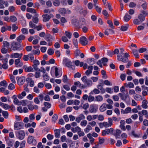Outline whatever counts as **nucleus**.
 Returning <instances> with one entry per match:
<instances>
[{"mask_svg": "<svg viewBox=\"0 0 148 148\" xmlns=\"http://www.w3.org/2000/svg\"><path fill=\"white\" fill-rule=\"evenodd\" d=\"M82 81L87 86L89 87L92 86V81L87 78L86 76H84L81 78Z\"/></svg>", "mask_w": 148, "mask_h": 148, "instance_id": "obj_1", "label": "nucleus"}, {"mask_svg": "<svg viewBox=\"0 0 148 148\" xmlns=\"http://www.w3.org/2000/svg\"><path fill=\"white\" fill-rule=\"evenodd\" d=\"M21 44L19 43L13 42L11 44V46L13 50H17L21 47Z\"/></svg>", "mask_w": 148, "mask_h": 148, "instance_id": "obj_2", "label": "nucleus"}, {"mask_svg": "<svg viewBox=\"0 0 148 148\" xmlns=\"http://www.w3.org/2000/svg\"><path fill=\"white\" fill-rule=\"evenodd\" d=\"M27 142L29 144H32L34 145H35L36 144V140L34 139V137L31 136H29L27 138Z\"/></svg>", "mask_w": 148, "mask_h": 148, "instance_id": "obj_3", "label": "nucleus"}, {"mask_svg": "<svg viewBox=\"0 0 148 148\" xmlns=\"http://www.w3.org/2000/svg\"><path fill=\"white\" fill-rule=\"evenodd\" d=\"M79 42L82 45L85 46L88 44V41L85 37L82 36L80 38Z\"/></svg>", "mask_w": 148, "mask_h": 148, "instance_id": "obj_4", "label": "nucleus"}, {"mask_svg": "<svg viewBox=\"0 0 148 148\" xmlns=\"http://www.w3.org/2000/svg\"><path fill=\"white\" fill-rule=\"evenodd\" d=\"M16 136L18 139L20 140H23L25 137V132L22 130L19 131L17 133Z\"/></svg>", "mask_w": 148, "mask_h": 148, "instance_id": "obj_5", "label": "nucleus"}, {"mask_svg": "<svg viewBox=\"0 0 148 148\" xmlns=\"http://www.w3.org/2000/svg\"><path fill=\"white\" fill-rule=\"evenodd\" d=\"M23 123L20 122H16L14 124V129L18 130L23 128Z\"/></svg>", "mask_w": 148, "mask_h": 148, "instance_id": "obj_6", "label": "nucleus"}, {"mask_svg": "<svg viewBox=\"0 0 148 148\" xmlns=\"http://www.w3.org/2000/svg\"><path fill=\"white\" fill-rule=\"evenodd\" d=\"M89 111L90 113H95L97 111V109L96 107V105L92 104L90 105Z\"/></svg>", "mask_w": 148, "mask_h": 148, "instance_id": "obj_7", "label": "nucleus"}, {"mask_svg": "<svg viewBox=\"0 0 148 148\" xmlns=\"http://www.w3.org/2000/svg\"><path fill=\"white\" fill-rule=\"evenodd\" d=\"M53 15L51 14L50 16L47 14H45L42 15L43 21L44 22H46L49 21L51 18L50 16H53Z\"/></svg>", "mask_w": 148, "mask_h": 148, "instance_id": "obj_8", "label": "nucleus"}, {"mask_svg": "<svg viewBox=\"0 0 148 148\" xmlns=\"http://www.w3.org/2000/svg\"><path fill=\"white\" fill-rule=\"evenodd\" d=\"M4 5L6 7H8V3L7 1H5L4 0H0V8L1 9H3L5 8Z\"/></svg>", "mask_w": 148, "mask_h": 148, "instance_id": "obj_9", "label": "nucleus"}, {"mask_svg": "<svg viewBox=\"0 0 148 148\" xmlns=\"http://www.w3.org/2000/svg\"><path fill=\"white\" fill-rule=\"evenodd\" d=\"M122 54H119L117 56V60L119 61H122L124 63H126L127 62L129 61L128 58H121V57L122 56Z\"/></svg>", "mask_w": 148, "mask_h": 148, "instance_id": "obj_10", "label": "nucleus"}, {"mask_svg": "<svg viewBox=\"0 0 148 148\" xmlns=\"http://www.w3.org/2000/svg\"><path fill=\"white\" fill-rule=\"evenodd\" d=\"M64 60L66 62V65L68 67L71 68L73 70L75 69V68L72 65V62L71 61L69 60H68L67 59H66Z\"/></svg>", "mask_w": 148, "mask_h": 148, "instance_id": "obj_11", "label": "nucleus"}, {"mask_svg": "<svg viewBox=\"0 0 148 148\" xmlns=\"http://www.w3.org/2000/svg\"><path fill=\"white\" fill-rule=\"evenodd\" d=\"M8 59L7 58H5L3 59V61L2 62L3 63L2 65V68L6 69L8 68Z\"/></svg>", "mask_w": 148, "mask_h": 148, "instance_id": "obj_12", "label": "nucleus"}, {"mask_svg": "<svg viewBox=\"0 0 148 148\" xmlns=\"http://www.w3.org/2000/svg\"><path fill=\"white\" fill-rule=\"evenodd\" d=\"M23 69L26 72L34 71L33 69L31 66H28L26 65H25L23 66Z\"/></svg>", "mask_w": 148, "mask_h": 148, "instance_id": "obj_13", "label": "nucleus"}, {"mask_svg": "<svg viewBox=\"0 0 148 148\" xmlns=\"http://www.w3.org/2000/svg\"><path fill=\"white\" fill-rule=\"evenodd\" d=\"M25 82V79L23 77L18 78L17 79V83L19 85H22Z\"/></svg>", "mask_w": 148, "mask_h": 148, "instance_id": "obj_14", "label": "nucleus"}, {"mask_svg": "<svg viewBox=\"0 0 148 148\" xmlns=\"http://www.w3.org/2000/svg\"><path fill=\"white\" fill-rule=\"evenodd\" d=\"M97 87L99 90H101V93L103 94L105 93L106 90L104 88H103L102 83H100L97 86Z\"/></svg>", "mask_w": 148, "mask_h": 148, "instance_id": "obj_15", "label": "nucleus"}, {"mask_svg": "<svg viewBox=\"0 0 148 148\" xmlns=\"http://www.w3.org/2000/svg\"><path fill=\"white\" fill-rule=\"evenodd\" d=\"M85 116L83 114H80L78 117L76 118L75 121L77 123H79L80 121L85 119Z\"/></svg>", "mask_w": 148, "mask_h": 148, "instance_id": "obj_16", "label": "nucleus"}, {"mask_svg": "<svg viewBox=\"0 0 148 148\" xmlns=\"http://www.w3.org/2000/svg\"><path fill=\"white\" fill-rule=\"evenodd\" d=\"M25 38V37L24 35H21L16 38V40L18 42L20 43L23 40H24Z\"/></svg>", "mask_w": 148, "mask_h": 148, "instance_id": "obj_17", "label": "nucleus"}, {"mask_svg": "<svg viewBox=\"0 0 148 148\" xmlns=\"http://www.w3.org/2000/svg\"><path fill=\"white\" fill-rule=\"evenodd\" d=\"M15 64L16 67H21L23 63L21 62L20 59H18L15 60Z\"/></svg>", "mask_w": 148, "mask_h": 148, "instance_id": "obj_18", "label": "nucleus"}, {"mask_svg": "<svg viewBox=\"0 0 148 148\" xmlns=\"http://www.w3.org/2000/svg\"><path fill=\"white\" fill-rule=\"evenodd\" d=\"M106 106V103H103L99 108V110L100 112H103L106 111L107 109Z\"/></svg>", "mask_w": 148, "mask_h": 148, "instance_id": "obj_19", "label": "nucleus"}, {"mask_svg": "<svg viewBox=\"0 0 148 148\" xmlns=\"http://www.w3.org/2000/svg\"><path fill=\"white\" fill-rule=\"evenodd\" d=\"M89 107V105L88 103H86L83 104L81 103L79 106V108H82L84 110H87Z\"/></svg>", "mask_w": 148, "mask_h": 148, "instance_id": "obj_20", "label": "nucleus"}, {"mask_svg": "<svg viewBox=\"0 0 148 148\" xmlns=\"http://www.w3.org/2000/svg\"><path fill=\"white\" fill-rule=\"evenodd\" d=\"M55 75L56 77H58L60 75V76H61L62 75V73L60 74V71L59 70L58 68L57 67L55 68Z\"/></svg>", "mask_w": 148, "mask_h": 148, "instance_id": "obj_21", "label": "nucleus"}, {"mask_svg": "<svg viewBox=\"0 0 148 148\" xmlns=\"http://www.w3.org/2000/svg\"><path fill=\"white\" fill-rule=\"evenodd\" d=\"M0 106L3 108L5 110H7L10 107L8 104L4 103L2 102H0Z\"/></svg>", "mask_w": 148, "mask_h": 148, "instance_id": "obj_22", "label": "nucleus"}, {"mask_svg": "<svg viewBox=\"0 0 148 148\" xmlns=\"http://www.w3.org/2000/svg\"><path fill=\"white\" fill-rule=\"evenodd\" d=\"M131 18V16L128 13H126L124 17V21L125 22L128 21Z\"/></svg>", "mask_w": 148, "mask_h": 148, "instance_id": "obj_23", "label": "nucleus"}, {"mask_svg": "<svg viewBox=\"0 0 148 148\" xmlns=\"http://www.w3.org/2000/svg\"><path fill=\"white\" fill-rule=\"evenodd\" d=\"M119 95L121 99L123 100H125L127 97L128 95L122 93H120Z\"/></svg>", "mask_w": 148, "mask_h": 148, "instance_id": "obj_24", "label": "nucleus"}, {"mask_svg": "<svg viewBox=\"0 0 148 148\" xmlns=\"http://www.w3.org/2000/svg\"><path fill=\"white\" fill-rule=\"evenodd\" d=\"M138 18L141 22L145 20V16H144L142 14H139Z\"/></svg>", "mask_w": 148, "mask_h": 148, "instance_id": "obj_25", "label": "nucleus"}, {"mask_svg": "<svg viewBox=\"0 0 148 148\" xmlns=\"http://www.w3.org/2000/svg\"><path fill=\"white\" fill-rule=\"evenodd\" d=\"M55 136L56 138H59L60 136V130L58 129H56L55 131Z\"/></svg>", "mask_w": 148, "mask_h": 148, "instance_id": "obj_26", "label": "nucleus"}, {"mask_svg": "<svg viewBox=\"0 0 148 148\" xmlns=\"http://www.w3.org/2000/svg\"><path fill=\"white\" fill-rule=\"evenodd\" d=\"M73 133H75V132H77V133L81 130V129L80 127H79L78 126H77L75 128H72L71 129Z\"/></svg>", "mask_w": 148, "mask_h": 148, "instance_id": "obj_27", "label": "nucleus"}, {"mask_svg": "<svg viewBox=\"0 0 148 148\" xmlns=\"http://www.w3.org/2000/svg\"><path fill=\"white\" fill-rule=\"evenodd\" d=\"M71 23L74 26L76 27H78L79 25L78 23L77 22L76 19H73L71 22Z\"/></svg>", "mask_w": 148, "mask_h": 148, "instance_id": "obj_28", "label": "nucleus"}, {"mask_svg": "<svg viewBox=\"0 0 148 148\" xmlns=\"http://www.w3.org/2000/svg\"><path fill=\"white\" fill-rule=\"evenodd\" d=\"M147 101L146 100H145L143 101L142 106L143 108L145 109L147 108Z\"/></svg>", "mask_w": 148, "mask_h": 148, "instance_id": "obj_29", "label": "nucleus"}, {"mask_svg": "<svg viewBox=\"0 0 148 148\" xmlns=\"http://www.w3.org/2000/svg\"><path fill=\"white\" fill-rule=\"evenodd\" d=\"M20 55L17 53H12L11 55V57L12 58H19Z\"/></svg>", "mask_w": 148, "mask_h": 148, "instance_id": "obj_30", "label": "nucleus"}, {"mask_svg": "<svg viewBox=\"0 0 148 148\" xmlns=\"http://www.w3.org/2000/svg\"><path fill=\"white\" fill-rule=\"evenodd\" d=\"M27 11L28 12H30L32 13H36V10L32 8H27Z\"/></svg>", "mask_w": 148, "mask_h": 148, "instance_id": "obj_31", "label": "nucleus"}, {"mask_svg": "<svg viewBox=\"0 0 148 148\" xmlns=\"http://www.w3.org/2000/svg\"><path fill=\"white\" fill-rule=\"evenodd\" d=\"M92 127L91 126L89 125H88L86 128L84 129V131L86 133H88L90 130H92Z\"/></svg>", "mask_w": 148, "mask_h": 148, "instance_id": "obj_32", "label": "nucleus"}, {"mask_svg": "<svg viewBox=\"0 0 148 148\" xmlns=\"http://www.w3.org/2000/svg\"><path fill=\"white\" fill-rule=\"evenodd\" d=\"M40 70L35 71V77L36 78H39L40 76Z\"/></svg>", "mask_w": 148, "mask_h": 148, "instance_id": "obj_33", "label": "nucleus"}, {"mask_svg": "<svg viewBox=\"0 0 148 148\" xmlns=\"http://www.w3.org/2000/svg\"><path fill=\"white\" fill-rule=\"evenodd\" d=\"M96 100L98 102H100L103 100L102 97L101 95H99L95 97Z\"/></svg>", "mask_w": 148, "mask_h": 148, "instance_id": "obj_34", "label": "nucleus"}, {"mask_svg": "<svg viewBox=\"0 0 148 148\" xmlns=\"http://www.w3.org/2000/svg\"><path fill=\"white\" fill-rule=\"evenodd\" d=\"M58 12L62 14H64L66 13V10L64 8H60L58 10Z\"/></svg>", "mask_w": 148, "mask_h": 148, "instance_id": "obj_35", "label": "nucleus"}, {"mask_svg": "<svg viewBox=\"0 0 148 148\" xmlns=\"http://www.w3.org/2000/svg\"><path fill=\"white\" fill-rule=\"evenodd\" d=\"M125 85L127 87L129 88H133L134 87V85L131 82H128V84L126 83L125 84Z\"/></svg>", "mask_w": 148, "mask_h": 148, "instance_id": "obj_36", "label": "nucleus"}, {"mask_svg": "<svg viewBox=\"0 0 148 148\" xmlns=\"http://www.w3.org/2000/svg\"><path fill=\"white\" fill-rule=\"evenodd\" d=\"M132 52L136 58H138L139 55L138 54V51L137 50H133Z\"/></svg>", "mask_w": 148, "mask_h": 148, "instance_id": "obj_37", "label": "nucleus"}, {"mask_svg": "<svg viewBox=\"0 0 148 148\" xmlns=\"http://www.w3.org/2000/svg\"><path fill=\"white\" fill-rule=\"evenodd\" d=\"M103 65L104 66H106V64L105 63L106 62H107L108 61V59L107 58H103L101 60Z\"/></svg>", "mask_w": 148, "mask_h": 148, "instance_id": "obj_38", "label": "nucleus"}, {"mask_svg": "<svg viewBox=\"0 0 148 148\" xmlns=\"http://www.w3.org/2000/svg\"><path fill=\"white\" fill-rule=\"evenodd\" d=\"M42 76L43 78V79L45 81L48 80L49 79V77L48 76L47 73L43 74V75Z\"/></svg>", "mask_w": 148, "mask_h": 148, "instance_id": "obj_39", "label": "nucleus"}, {"mask_svg": "<svg viewBox=\"0 0 148 148\" xmlns=\"http://www.w3.org/2000/svg\"><path fill=\"white\" fill-rule=\"evenodd\" d=\"M116 133L115 135V136L116 138H118V136H119L120 134L121 133V131L119 130H116Z\"/></svg>", "mask_w": 148, "mask_h": 148, "instance_id": "obj_40", "label": "nucleus"}, {"mask_svg": "<svg viewBox=\"0 0 148 148\" xmlns=\"http://www.w3.org/2000/svg\"><path fill=\"white\" fill-rule=\"evenodd\" d=\"M3 47H6L8 48L10 46V43L6 41H3Z\"/></svg>", "mask_w": 148, "mask_h": 148, "instance_id": "obj_41", "label": "nucleus"}, {"mask_svg": "<svg viewBox=\"0 0 148 148\" xmlns=\"http://www.w3.org/2000/svg\"><path fill=\"white\" fill-rule=\"evenodd\" d=\"M0 84L1 86H3L5 87H7V86L6 82L5 80L1 81Z\"/></svg>", "mask_w": 148, "mask_h": 148, "instance_id": "obj_42", "label": "nucleus"}, {"mask_svg": "<svg viewBox=\"0 0 148 148\" xmlns=\"http://www.w3.org/2000/svg\"><path fill=\"white\" fill-rule=\"evenodd\" d=\"M32 54L34 55L37 54L38 55L40 53V51L38 49H37L36 50H33L32 51Z\"/></svg>", "mask_w": 148, "mask_h": 148, "instance_id": "obj_43", "label": "nucleus"}, {"mask_svg": "<svg viewBox=\"0 0 148 148\" xmlns=\"http://www.w3.org/2000/svg\"><path fill=\"white\" fill-rule=\"evenodd\" d=\"M58 118V116L56 114H54L52 118V122L54 123H55L56 122V121L57 120Z\"/></svg>", "mask_w": 148, "mask_h": 148, "instance_id": "obj_44", "label": "nucleus"}, {"mask_svg": "<svg viewBox=\"0 0 148 148\" xmlns=\"http://www.w3.org/2000/svg\"><path fill=\"white\" fill-rule=\"evenodd\" d=\"M100 93V91L96 88H95L93 89V91L91 92V93L92 94H93L94 93L95 94H98Z\"/></svg>", "mask_w": 148, "mask_h": 148, "instance_id": "obj_45", "label": "nucleus"}, {"mask_svg": "<svg viewBox=\"0 0 148 148\" xmlns=\"http://www.w3.org/2000/svg\"><path fill=\"white\" fill-rule=\"evenodd\" d=\"M44 105L48 109L50 108L51 106V104L47 102H45L44 103Z\"/></svg>", "mask_w": 148, "mask_h": 148, "instance_id": "obj_46", "label": "nucleus"}, {"mask_svg": "<svg viewBox=\"0 0 148 148\" xmlns=\"http://www.w3.org/2000/svg\"><path fill=\"white\" fill-rule=\"evenodd\" d=\"M3 116L5 118H7L8 116V112L6 111H3L2 112Z\"/></svg>", "mask_w": 148, "mask_h": 148, "instance_id": "obj_47", "label": "nucleus"}, {"mask_svg": "<svg viewBox=\"0 0 148 148\" xmlns=\"http://www.w3.org/2000/svg\"><path fill=\"white\" fill-rule=\"evenodd\" d=\"M134 23L136 25L140 24L141 23V21L138 19H135L133 21Z\"/></svg>", "mask_w": 148, "mask_h": 148, "instance_id": "obj_48", "label": "nucleus"}, {"mask_svg": "<svg viewBox=\"0 0 148 148\" xmlns=\"http://www.w3.org/2000/svg\"><path fill=\"white\" fill-rule=\"evenodd\" d=\"M95 99V98L94 96L92 95H89L88 97V100L89 102H91L93 101Z\"/></svg>", "mask_w": 148, "mask_h": 148, "instance_id": "obj_49", "label": "nucleus"}, {"mask_svg": "<svg viewBox=\"0 0 148 148\" xmlns=\"http://www.w3.org/2000/svg\"><path fill=\"white\" fill-rule=\"evenodd\" d=\"M109 132L108 129H106L105 130H103L102 132V135L103 136H105L107 134H109Z\"/></svg>", "mask_w": 148, "mask_h": 148, "instance_id": "obj_50", "label": "nucleus"}, {"mask_svg": "<svg viewBox=\"0 0 148 148\" xmlns=\"http://www.w3.org/2000/svg\"><path fill=\"white\" fill-rule=\"evenodd\" d=\"M141 112L143 115H145L146 118H148V115H147L148 112L147 110H143L141 111Z\"/></svg>", "mask_w": 148, "mask_h": 148, "instance_id": "obj_51", "label": "nucleus"}, {"mask_svg": "<svg viewBox=\"0 0 148 148\" xmlns=\"http://www.w3.org/2000/svg\"><path fill=\"white\" fill-rule=\"evenodd\" d=\"M60 4V1L58 0H55L53 2V4L55 6H58Z\"/></svg>", "mask_w": 148, "mask_h": 148, "instance_id": "obj_52", "label": "nucleus"}, {"mask_svg": "<svg viewBox=\"0 0 148 148\" xmlns=\"http://www.w3.org/2000/svg\"><path fill=\"white\" fill-rule=\"evenodd\" d=\"M112 98L113 100L115 101H118L119 99V96L117 95H114L113 96Z\"/></svg>", "mask_w": 148, "mask_h": 148, "instance_id": "obj_53", "label": "nucleus"}, {"mask_svg": "<svg viewBox=\"0 0 148 148\" xmlns=\"http://www.w3.org/2000/svg\"><path fill=\"white\" fill-rule=\"evenodd\" d=\"M10 19L11 21L12 22H15L17 20L16 18L14 16H11Z\"/></svg>", "mask_w": 148, "mask_h": 148, "instance_id": "obj_54", "label": "nucleus"}, {"mask_svg": "<svg viewBox=\"0 0 148 148\" xmlns=\"http://www.w3.org/2000/svg\"><path fill=\"white\" fill-rule=\"evenodd\" d=\"M8 88L9 90H13L15 88V86L12 83L10 84L8 86Z\"/></svg>", "mask_w": 148, "mask_h": 148, "instance_id": "obj_55", "label": "nucleus"}, {"mask_svg": "<svg viewBox=\"0 0 148 148\" xmlns=\"http://www.w3.org/2000/svg\"><path fill=\"white\" fill-rule=\"evenodd\" d=\"M12 31L13 32H15L16 30L18 29V27L15 24H13L12 25Z\"/></svg>", "mask_w": 148, "mask_h": 148, "instance_id": "obj_56", "label": "nucleus"}, {"mask_svg": "<svg viewBox=\"0 0 148 148\" xmlns=\"http://www.w3.org/2000/svg\"><path fill=\"white\" fill-rule=\"evenodd\" d=\"M80 53V50L78 49H76L75 52V57H77L79 56V55Z\"/></svg>", "mask_w": 148, "mask_h": 148, "instance_id": "obj_57", "label": "nucleus"}, {"mask_svg": "<svg viewBox=\"0 0 148 148\" xmlns=\"http://www.w3.org/2000/svg\"><path fill=\"white\" fill-rule=\"evenodd\" d=\"M8 10L10 12H12L15 10V8L14 6H10L8 8Z\"/></svg>", "mask_w": 148, "mask_h": 148, "instance_id": "obj_58", "label": "nucleus"}, {"mask_svg": "<svg viewBox=\"0 0 148 148\" xmlns=\"http://www.w3.org/2000/svg\"><path fill=\"white\" fill-rule=\"evenodd\" d=\"M54 11L53 9H46L44 10V12L45 13H50Z\"/></svg>", "mask_w": 148, "mask_h": 148, "instance_id": "obj_59", "label": "nucleus"}, {"mask_svg": "<svg viewBox=\"0 0 148 148\" xmlns=\"http://www.w3.org/2000/svg\"><path fill=\"white\" fill-rule=\"evenodd\" d=\"M21 31L22 33L24 34H27L28 32L27 29L25 28H22Z\"/></svg>", "mask_w": 148, "mask_h": 148, "instance_id": "obj_60", "label": "nucleus"}, {"mask_svg": "<svg viewBox=\"0 0 148 148\" xmlns=\"http://www.w3.org/2000/svg\"><path fill=\"white\" fill-rule=\"evenodd\" d=\"M127 26H122L121 27V29L123 31H125L127 30L128 25H127Z\"/></svg>", "mask_w": 148, "mask_h": 148, "instance_id": "obj_61", "label": "nucleus"}, {"mask_svg": "<svg viewBox=\"0 0 148 148\" xmlns=\"http://www.w3.org/2000/svg\"><path fill=\"white\" fill-rule=\"evenodd\" d=\"M51 39V35L49 34L47 35L45 37V39L47 41H49Z\"/></svg>", "mask_w": 148, "mask_h": 148, "instance_id": "obj_62", "label": "nucleus"}, {"mask_svg": "<svg viewBox=\"0 0 148 148\" xmlns=\"http://www.w3.org/2000/svg\"><path fill=\"white\" fill-rule=\"evenodd\" d=\"M87 123V121L86 120H84L81 121L80 125L82 126H86Z\"/></svg>", "mask_w": 148, "mask_h": 148, "instance_id": "obj_63", "label": "nucleus"}, {"mask_svg": "<svg viewBox=\"0 0 148 148\" xmlns=\"http://www.w3.org/2000/svg\"><path fill=\"white\" fill-rule=\"evenodd\" d=\"M80 13L81 14H83L84 16H85L87 14V11L85 10H81L80 11Z\"/></svg>", "mask_w": 148, "mask_h": 148, "instance_id": "obj_64", "label": "nucleus"}]
</instances>
